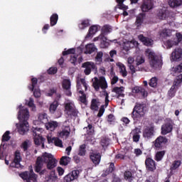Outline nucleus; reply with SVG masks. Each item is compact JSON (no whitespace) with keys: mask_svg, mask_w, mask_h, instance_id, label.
Here are the masks:
<instances>
[{"mask_svg":"<svg viewBox=\"0 0 182 182\" xmlns=\"http://www.w3.org/2000/svg\"><path fill=\"white\" fill-rule=\"evenodd\" d=\"M47 164V168L52 170L56 167V159L51 154L45 152L41 156H38L36 160L34 170L36 173H39L40 176H43L46 173V169L43 168V164Z\"/></svg>","mask_w":182,"mask_h":182,"instance_id":"nucleus-1","label":"nucleus"},{"mask_svg":"<svg viewBox=\"0 0 182 182\" xmlns=\"http://www.w3.org/2000/svg\"><path fill=\"white\" fill-rule=\"evenodd\" d=\"M18 119L20 120L18 124H16L18 132L20 134H26L29 132V123H28V119H29V110L22 105L18 107Z\"/></svg>","mask_w":182,"mask_h":182,"instance_id":"nucleus-2","label":"nucleus"},{"mask_svg":"<svg viewBox=\"0 0 182 182\" xmlns=\"http://www.w3.org/2000/svg\"><path fill=\"white\" fill-rule=\"evenodd\" d=\"M92 87L96 92H99L100 89L102 90V95L105 97V106H109V93L106 92L107 89V81L105 77H95L92 78Z\"/></svg>","mask_w":182,"mask_h":182,"instance_id":"nucleus-3","label":"nucleus"},{"mask_svg":"<svg viewBox=\"0 0 182 182\" xmlns=\"http://www.w3.org/2000/svg\"><path fill=\"white\" fill-rule=\"evenodd\" d=\"M145 55L149 59V65L154 70L160 69L161 68V61L159 59V56L154 53V51L151 49H146Z\"/></svg>","mask_w":182,"mask_h":182,"instance_id":"nucleus-4","label":"nucleus"},{"mask_svg":"<svg viewBox=\"0 0 182 182\" xmlns=\"http://www.w3.org/2000/svg\"><path fill=\"white\" fill-rule=\"evenodd\" d=\"M146 114V105L144 104H137L133 109L132 117L134 120H139L144 117Z\"/></svg>","mask_w":182,"mask_h":182,"instance_id":"nucleus-5","label":"nucleus"},{"mask_svg":"<svg viewBox=\"0 0 182 182\" xmlns=\"http://www.w3.org/2000/svg\"><path fill=\"white\" fill-rule=\"evenodd\" d=\"M65 106V114L68 116V117H72L73 116L74 117L77 116V114L79 113V111H77V109H76V106H75V102L73 101H67L64 104Z\"/></svg>","mask_w":182,"mask_h":182,"instance_id":"nucleus-6","label":"nucleus"},{"mask_svg":"<svg viewBox=\"0 0 182 182\" xmlns=\"http://www.w3.org/2000/svg\"><path fill=\"white\" fill-rule=\"evenodd\" d=\"M20 177L27 182H38V175L33 173V170L30 172L26 171L20 174Z\"/></svg>","mask_w":182,"mask_h":182,"instance_id":"nucleus-7","label":"nucleus"},{"mask_svg":"<svg viewBox=\"0 0 182 182\" xmlns=\"http://www.w3.org/2000/svg\"><path fill=\"white\" fill-rule=\"evenodd\" d=\"M40 128H36L33 131V140L36 146H41L42 149H45V139L41 136V134L37 133L36 132H41Z\"/></svg>","mask_w":182,"mask_h":182,"instance_id":"nucleus-8","label":"nucleus"},{"mask_svg":"<svg viewBox=\"0 0 182 182\" xmlns=\"http://www.w3.org/2000/svg\"><path fill=\"white\" fill-rule=\"evenodd\" d=\"M176 36L173 40L169 39L165 42L164 45L168 49H171L173 46H177L180 41H182V35L180 33H176Z\"/></svg>","mask_w":182,"mask_h":182,"instance_id":"nucleus-9","label":"nucleus"},{"mask_svg":"<svg viewBox=\"0 0 182 182\" xmlns=\"http://www.w3.org/2000/svg\"><path fill=\"white\" fill-rule=\"evenodd\" d=\"M11 139V136H9V131H7L4 133L2 138V142L0 146V159L4 160L5 159V156L4 155V151L6 147L5 145V141H9V140Z\"/></svg>","mask_w":182,"mask_h":182,"instance_id":"nucleus-10","label":"nucleus"},{"mask_svg":"<svg viewBox=\"0 0 182 182\" xmlns=\"http://www.w3.org/2000/svg\"><path fill=\"white\" fill-rule=\"evenodd\" d=\"M82 68H85L84 73L86 75H89L90 73H92V70H97V67L96 66V64L90 61L82 63Z\"/></svg>","mask_w":182,"mask_h":182,"instance_id":"nucleus-11","label":"nucleus"},{"mask_svg":"<svg viewBox=\"0 0 182 182\" xmlns=\"http://www.w3.org/2000/svg\"><path fill=\"white\" fill-rule=\"evenodd\" d=\"M80 174V171L77 169L73 170L64 177V182H72L74 181V180H77Z\"/></svg>","mask_w":182,"mask_h":182,"instance_id":"nucleus-12","label":"nucleus"},{"mask_svg":"<svg viewBox=\"0 0 182 182\" xmlns=\"http://www.w3.org/2000/svg\"><path fill=\"white\" fill-rule=\"evenodd\" d=\"M171 60H173V62H180V60H182V49L181 48H176L172 51Z\"/></svg>","mask_w":182,"mask_h":182,"instance_id":"nucleus-13","label":"nucleus"},{"mask_svg":"<svg viewBox=\"0 0 182 182\" xmlns=\"http://www.w3.org/2000/svg\"><path fill=\"white\" fill-rule=\"evenodd\" d=\"M85 90H87V83H86V80L84 78H81L77 81V92L80 95H83L85 93Z\"/></svg>","mask_w":182,"mask_h":182,"instance_id":"nucleus-14","label":"nucleus"},{"mask_svg":"<svg viewBox=\"0 0 182 182\" xmlns=\"http://www.w3.org/2000/svg\"><path fill=\"white\" fill-rule=\"evenodd\" d=\"M31 87H28L30 90H34L33 95L35 97H41V90H39V87H38V79L36 78H32L31 79Z\"/></svg>","mask_w":182,"mask_h":182,"instance_id":"nucleus-15","label":"nucleus"},{"mask_svg":"<svg viewBox=\"0 0 182 182\" xmlns=\"http://www.w3.org/2000/svg\"><path fill=\"white\" fill-rule=\"evenodd\" d=\"M21 161H22V156H21V152L19 151H16L14 154V160L11 164V167H15L16 168H20Z\"/></svg>","mask_w":182,"mask_h":182,"instance_id":"nucleus-16","label":"nucleus"},{"mask_svg":"<svg viewBox=\"0 0 182 182\" xmlns=\"http://www.w3.org/2000/svg\"><path fill=\"white\" fill-rule=\"evenodd\" d=\"M67 122L68 121H65L64 122L63 129L58 132V137H60V139H68V137H69V135L70 134V127L65 126V123Z\"/></svg>","mask_w":182,"mask_h":182,"instance_id":"nucleus-17","label":"nucleus"},{"mask_svg":"<svg viewBox=\"0 0 182 182\" xmlns=\"http://www.w3.org/2000/svg\"><path fill=\"white\" fill-rule=\"evenodd\" d=\"M154 136V127H148L143 132V137L146 140H150Z\"/></svg>","mask_w":182,"mask_h":182,"instance_id":"nucleus-18","label":"nucleus"},{"mask_svg":"<svg viewBox=\"0 0 182 182\" xmlns=\"http://www.w3.org/2000/svg\"><path fill=\"white\" fill-rule=\"evenodd\" d=\"M168 139L166 136H159L154 141V146L156 149H161L166 143H167Z\"/></svg>","mask_w":182,"mask_h":182,"instance_id":"nucleus-19","label":"nucleus"},{"mask_svg":"<svg viewBox=\"0 0 182 182\" xmlns=\"http://www.w3.org/2000/svg\"><path fill=\"white\" fill-rule=\"evenodd\" d=\"M47 139L49 144L54 143L55 146H56L57 147H60L61 149L63 148V143L62 142V140H60L59 138L52 137L51 136L48 135Z\"/></svg>","mask_w":182,"mask_h":182,"instance_id":"nucleus-20","label":"nucleus"},{"mask_svg":"<svg viewBox=\"0 0 182 182\" xmlns=\"http://www.w3.org/2000/svg\"><path fill=\"white\" fill-rule=\"evenodd\" d=\"M173 132V122H167L165 124L161 126V134L166 136V134H168V133H171Z\"/></svg>","mask_w":182,"mask_h":182,"instance_id":"nucleus-21","label":"nucleus"},{"mask_svg":"<svg viewBox=\"0 0 182 182\" xmlns=\"http://www.w3.org/2000/svg\"><path fill=\"white\" fill-rule=\"evenodd\" d=\"M145 166L149 171H154L156 170V161L151 158H147L145 160Z\"/></svg>","mask_w":182,"mask_h":182,"instance_id":"nucleus-22","label":"nucleus"},{"mask_svg":"<svg viewBox=\"0 0 182 182\" xmlns=\"http://www.w3.org/2000/svg\"><path fill=\"white\" fill-rule=\"evenodd\" d=\"M71 82L70 80L65 79L63 80V89L65 90L67 96H71L72 92L70 91Z\"/></svg>","mask_w":182,"mask_h":182,"instance_id":"nucleus-23","label":"nucleus"},{"mask_svg":"<svg viewBox=\"0 0 182 182\" xmlns=\"http://www.w3.org/2000/svg\"><path fill=\"white\" fill-rule=\"evenodd\" d=\"M153 1L151 0H146L142 4L141 9L143 12H149L151 9H153Z\"/></svg>","mask_w":182,"mask_h":182,"instance_id":"nucleus-24","label":"nucleus"},{"mask_svg":"<svg viewBox=\"0 0 182 182\" xmlns=\"http://www.w3.org/2000/svg\"><path fill=\"white\" fill-rule=\"evenodd\" d=\"M132 92L136 95H140L142 97H147L148 92L143 87L136 86L132 89Z\"/></svg>","mask_w":182,"mask_h":182,"instance_id":"nucleus-25","label":"nucleus"},{"mask_svg":"<svg viewBox=\"0 0 182 182\" xmlns=\"http://www.w3.org/2000/svg\"><path fill=\"white\" fill-rule=\"evenodd\" d=\"M141 133V131L139 128H135L131 132L130 134L132 136L133 141L137 143L140 140Z\"/></svg>","mask_w":182,"mask_h":182,"instance_id":"nucleus-26","label":"nucleus"},{"mask_svg":"<svg viewBox=\"0 0 182 182\" xmlns=\"http://www.w3.org/2000/svg\"><path fill=\"white\" fill-rule=\"evenodd\" d=\"M173 32H174V31L164 28L159 31V36L161 38H170V36H173Z\"/></svg>","mask_w":182,"mask_h":182,"instance_id":"nucleus-27","label":"nucleus"},{"mask_svg":"<svg viewBox=\"0 0 182 182\" xmlns=\"http://www.w3.org/2000/svg\"><path fill=\"white\" fill-rule=\"evenodd\" d=\"M138 38L146 46H151V45H153V40H151V38L144 37V36L141 34L138 36Z\"/></svg>","mask_w":182,"mask_h":182,"instance_id":"nucleus-28","label":"nucleus"},{"mask_svg":"<svg viewBox=\"0 0 182 182\" xmlns=\"http://www.w3.org/2000/svg\"><path fill=\"white\" fill-rule=\"evenodd\" d=\"M58 124H59L58 123V122L51 121V122H47L45 126L47 130L53 132L54 130H55L56 127H58Z\"/></svg>","mask_w":182,"mask_h":182,"instance_id":"nucleus-29","label":"nucleus"},{"mask_svg":"<svg viewBox=\"0 0 182 182\" xmlns=\"http://www.w3.org/2000/svg\"><path fill=\"white\" fill-rule=\"evenodd\" d=\"M90 159L92 163H94L95 166H97V164L100 163V159H102V156H100V154L92 153L90 154Z\"/></svg>","mask_w":182,"mask_h":182,"instance_id":"nucleus-30","label":"nucleus"},{"mask_svg":"<svg viewBox=\"0 0 182 182\" xmlns=\"http://www.w3.org/2000/svg\"><path fill=\"white\" fill-rule=\"evenodd\" d=\"M117 66L119 68V73L123 77L127 76V70H126V66L122 63H117Z\"/></svg>","mask_w":182,"mask_h":182,"instance_id":"nucleus-31","label":"nucleus"},{"mask_svg":"<svg viewBox=\"0 0 182 182\" xmlns=\"http://www.w3.org/2000/svg\"><path fill=\"white\" fill-rule=\"evenodd\" d=\"M95 50H96V47L95 46V44L93 43H90L85 46V53L86 55L89 54H92L93 53V52H95Z\"/></svg>","mask_w":182,"mask_h":182,"instance_id":"nucleus-32","label":"nucleus"},{"mask_svg":"<svg viewBox=\"0 0 182 182\" xmlns=\"http://www.w3.org/2000/svg\"><path fill=\"white\" fill-rule=\"evenodd\" d=\"M112 31H113L112 26L105 25L102 28L101 35H103V36H105V35H108V33H110Z\"/></svg>","mask_w":182,"mask_h":182,"instance_id":"nucleus-33","label":"nucleus"},{"mask_svg":"<svg viewBox=\"0 0 182 182\" xmlns=\"http://www.w3.org/2000/svg\"><path fill=\"white\" fill-rule=\"evenodd\" d=\"M99 106H100V102H99V100L93 99L91 102V109L96 112L99 110Z\"/></svg>","mask_w":182,"mask_h":182,"instance_id":"nucleus-34","label":"nucleus"},{"mask_svg":"<svg viewBox=\"0 0 182 182\" xmlns=\"http://www.w3.org/2000/svg\"><path fill=\"white\" fill-rule=\"evenodd\" d=\"M168 5L171 8H176L182 5V0H168Z\"/></svg>","mask_w":182,"mask_h":182,"instance_id":"nucleus-35","label":"nucleus"},{"mask_svg":"<svg viewBox=\"0 0 182 182\" xmlns=\"http://www.w3.org/2000/svg\"><path fill=\"white\" fill-rule=\"evenodd\" d=\"M38 122L44 124L48 123V114L46 113H41L38 115Z\"/></svg>","mask_w":182,"mask_h":182,"instance_id":"nucleus-36","label":"nucleus"},{"mask_svg":"<svg viewBox=\"0 0 182 182\" xmlns=\"http://www.w3.org/2000/svg\"><path fill=\"white\" fill-rule=\"evenodd\" d=\"M177 86H178V82H175L173 83V85H172V87H171V89L169 90L168 95L169 96V97H174V95H176V87H177Z\"/></svg>","mask_w":182,"mask_h":182,"instance_id":"nucleus-37","label":"nucleus"},{"mask_svg":"<svg viewBox=\"0 0 182 182\" xmlns=\"http://www.w3.org/2000/svg\"><path fill=\"white\" fill-rule=\"evenodd\" d=\"M171 75H173L174 76V75H176V73H181L182 72V63L177 65L175 68H172L171 70Z\"/></svg>","mask_w":182,"mask_h":182,"instance_id":"nucleus-38","label":"nucleus"},{"mask_svg":"<svg viewBox=\"0 0 182 182\" xmlns=\"http://www.w3.org/2000/svg\"><path fill=\"white\" fill-rule=\"evenodd\" d=\"M70 157L69 156H62L60 161V164L61 166H68L70 163Z\"/></svg>","mask_w":182,"mask_h":182,"instance_id":"nucleus-39","label":"nucleus"},{"mask_svg":"<svg viewBox=\"0 0 182 182\" xmlns=\"http://www.w3.org/2000/svg\"><path fill=\"white\" fill-rule=\"evenodd\" d=\"M58 19H59V16H58V14H53L50 18V26H55V25L58 23Z\"/></svg>","mask_w":182,"mask_h":182,"instance_id":"nucleus-40","label":"nucleus"},{"mask_svg":"<svg viewBox=\"0 0 182 182\" xmlns=\"http://www.w3.org/2000/svg\"><path fill=\"white\" fill-rule=\"evenodd\" d=\"M109 45V41H107V38L102 34V37L101 38V48H107Z\"/></svg>","mask_w":182,"mask_h":182,"instance_id":"nucleus-41","label":"nucleus"},{"mask_svg":"<svg viewBox=\"0 0 182 182\" xmlns=\"http://www.w3.org/2000/svg\"><path fill=\"white\" fill-rule=\"evenodd\" d=\"M86 154V144H82L80 146L78 151V156H85Z\"/></svg>","mask_w":182,"mask_h":182,"instance_id":"nucleus-42","label":"nucleus"},{"mask_svg":"<svg viewBox=\"0 0 182 182\" xmlns=\"http://www.w3.org/2000/svg\"><path fill=\"white\" fill-rule=\"evenodd\" d=\"M112 92L114 93L117 94L118 96H122L123 94V92H124V87H115L113 90Z\"/></svg>","mask_w":182,"mask_h":182,"instance_id":"nucleus-43","label":"nucleus"},{"mask_svg":"<svg viewBox=\"0 0 182 182\" xmlns=\"http://www.w3.org/2000/svg\"><path fill=\"white\" fill-rule=\"evenodd\" d=\"M97 32V26H92L89 29V33L87 34V37L92 36V35H95Z\"/></svg>","mask_w":182,"mask_h":182,"instance_id":"nucleus-44","label":"nucleus"},{"mask_svg":"<svg viewBox=\"0 0 182 182\" xmlns=\"http://www.w3.org/2000/svg\"><path fill=\"white\" fill-rule=\"evenodd\" d=\"M90 25L89 20H83L81 21V23L79 24V28L82 30L85 29V28H87Z\"/></svg>","mask_w":182,"mask_h":182,"instance_id":"nucleus-45","label":"nucleus"},{"mask_svg":"<svg viewBox=\"0 0 182 182\" xmlns=\"http://www.w3.org/2000/svg\"><path fill=\"white\" fill-rule=\"evenodd\" d=\"M58 106H59V104L58 103L57 101L53 102L50 105V112L51 113H55L56 111V109H58Z\"/></svg>","mask_w":182,"mask_h":182,"instance_id":"nucleus-46","label":"nucleus"},{"mask_svg":"<svg viewBox=\"0 0 182 182\" xmlns=\"http://www.w3.org/2000/svg\"><path fill=\"white\" fill-rule=\"evenodd\" d=\"M29 146H31V141L27 139L22 143L21 148H23L24 151H26L29 148Z\"/></svg>","mask_w":182,"mask_h":182,"instance_id":"nucleus-47","label":"nucleus"},{"mask_svg":"<svg viewBox=\"0 0 182 182\" xmlns=\"http://www.w3.org/2000/svg\"><path fill=\"white\" fill-rule=\"evenodd\" d=\"M136 66H140V65H142V63H144L145 60H144V58H143L142 56H137L136 60Z\"/></svg>","mask_w":182,"mask_h":182,"instance_id":"nucleus-48","label":"nucleus"},{"mask_svg":"<svg viewBox=\"0 0 182 182\" xmlns=\"http://www.w3.org/2000/svg\"><path fill=\"white\" fill-rule=\"evenodd\" d=\"M28 106L31 108L32 112H36V106H35V104L33 103V100L32 98L29 99Z\"/></svg>","mask_w":182,"mask_h":182,"instance_id":"nucleus-49","label":"nucleus"},{"mask_svg":"<svg viewBox=\"0 0 182 182\" xmlns=\"http://www.w3.org/2000/svg\"><path fill=\"white\" fill-rule=\"evenodd\" d=\"M110 80L112 85H116L119 82V77L113 73L111 74Z\"/></svg>","mask_w":182,"mask_h":182,"instance_id":"nucleus-50","label":"nucleus"},{"mask_svg":"<svg viewBox=\"0 0 182 182\" xmlns=\"http://www.w3.org/2000/svg\"><path fill=\"white\" fill-rule=\"evenodd\" d=\"M149 86L151 87H156L157 86V77H154L150 80Z\"/></svg>","mask_w":182,"mask_h":182,"instance_id":"nucleus-51","label":"nucleus"},{"mask_svg":"<svg viewBox=\"0 0 182 182\" xmlns=\"http://www.w3.org/2000/svg\"><path fill=\"white\" fill-rule=\"evenodd\" d=\"M181 164V162L180 161H173V163L171 166V170H176V168H178Z\"/></svg>","mask_w":182,"mask_h":182,"instance_id":"nucleus-52","label":"nucleus"},{"mask_svg":"<svg viewBox=\"0 0 182 182\" xmlns=\"http://www.w3.org/2000/svg\"><path fill=\"white\" fill-rule=\"evenodd\" d=\"M113 171H114V164L111 163L109 168H107L105 171V176L110 174V173H113Z\"/></svg>","mask_w":182,"mask_h":182,"instance_id":"nucleus-53","label":"nucleus"},{"mask_svg":"<svg viewBox=\"0 0 182 182\" xmlns=\"http://www.w3.org/2000/svg\"><path fill=\"white\" fill-rule=\"evenodd\" d=\"M143 23V15L140 14L136 17V25L137 28Z\"/></svg>","mask_w":182,"mask_h":182,"instance_id":"nucleus-54","label":"nucleus"},{"mask_svg":"<svg viewBox=\"0 0 182 182\" xmlns=\"http://www.w3.org/2000/svg\"><path fill=\"white\" fill-rule=\"evenodd\" d=\"M164 154H165L164 151H159L156 154V161H160L161 160V159H163V156H164Z\"/></svg>","mask_w":182,"mask_h":182,"instance_id":"nucleus-55","label":"nucleus"},{"mask_svg":"<svg viewBox=\"0 0 182 182\" xmlns=\"http://www.w3.org/2000/svg\"><path fill=\"white\" fill-rule=\"evenodd\" d=\"M102 58H103V52L102 51L98 52L95 57L96 62H99V63L102 62Z\"/></svg>","mask_w":182,"mask_h":182,"instance_id":"nucleus-56","label":"nucleus"},{"mask_svg":"<svg viewBox=\"0 0 182 182\" xmlns=\"http://www.w3.org/2000/svg\"><path fill=\"white\" fill-rule=\"evenodd\" d=\"M124 178L125 180H128L129 182H132V180H133V177H132V172L126 171L124 173Z\"/></svg>","mask_w":182,"mask_h":182,"instance_id":"nucleus-57","label":"nucleus"},{"mask_svg":"<svg viewBox=\"0 0 182 182\" xmlns=\"http://www.w3.org/2000/svg\"><path fill=\"white\" fill-rule=\"evenodd\" d=\"M166 11L160 10L158 14V18H159V19H166Z\"/></svg>","mask_w":182,"mask_h":182,"instance_id":"nucleus-58","label":"nucleus"},{"mask_svg":"<svg viewBox=\"0 0 182 182\" xmlns=\"http://www.w3.org/2000/svg\"><path fill=\"white\" fill-rule=\"evenodd\" d=\"M75 52H76V50H75V48H70L66 51H63V56H66V55H70V54H74Z\"/></svg>","mask_w":182,"mask_h":182,"instance_id":"nucleus-59","label":"nucleus"},{"mask_svg":"<svg viewBox=\"0 0 182 182\" xmlns=\"http://www.w3.org/2000/svg\"><path fill=\"white\" fill-rule=\"evenodd\" d=\"M130 48H132V46L130 45L129 41L124 43L123 46L124 50H126V52H129V50H130Z\"/></svg>","mask_w":182,"mask_h":182,"instance_id":"nucleus-60","label":"nucleus"},{"mask_svg":"<svg viewBox=\"0 0 182 182\" xmlns=\"http://www.w3.org/2000/svg\"><path fill=\"white\" fill-rule=\"evenodd\" d=\"M107 122L109 123V124H112V123H114V115L110 114L108 115Z\"/></svg>","mask_w":182,"mask_h":182,"instance_id":"nucleus-61","label":"nucleus"},{"mask_svg":"<svg viewBox=\"0 0 182 182\" xmlns=\"http://www.w3.org/2000/svg\"><path fill=\"white\" fill-rule=\"evenodd\" d=\"M92 127V124H88L87 127L84 128V130H87V134H90L93 132Z\"/></svg>","mask_w":182,"mask_h":182,"instance_id":"nucleus-62","label":"nucleus"},{"mask_svg":"<svg viewBox=\"0 0 182 182\" xmlns=\"http://www.w3.org/2000/svg\"><path fill=\"white\" fill-rule=\"evenodd\" d=\"M56 72H58V68H50L48 70V73L49 75H55V73H56Z\"/></svg>","mask_w":182,"mask_h":182,"instance_id":"nucleus-63","label":"nucleus"},{"mask_svg":"<svg viewBox=\"0 0 182 182\" xmlns=\"http://www.w3.org/2000/svg\"><path fill=\"white\" fill-rule=\"evenodd\" d=\"M80 101L81 102V103L86 105V95H85V93L81 94V95L80 96Z\"/></svg>","mask_w":182,"mask_h":182,"instance_id":"nucleus-64","label":"nucleus"}]
</instances>
